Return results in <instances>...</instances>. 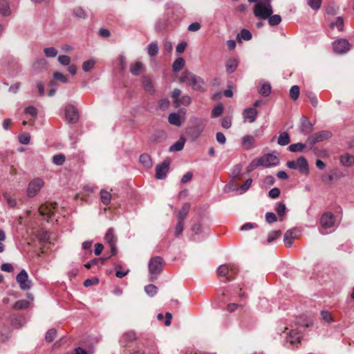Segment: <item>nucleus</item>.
I'll use <instances>...</instances> for the list:
<instances>
[{
	"instance_id": "1",
	"label": "nucleus",
	"mask_w": 354,
	"mask_h": 354,
	"mask_svg": "<svg viewBox=\"0 0 354 354\" xmlns=\"http://www.w3.org/2000/svg\"><path fill=\"white\" fill-rule=\"evenodd\" d=\"M250 3H256L253 8V12L256 17L261 19H267L272 13V0H248Z\"/></svg>"
},
{
	"instance_id": "2",
	"label": "nucleus",
	"mask_w": 354,
	"mask_h": 354,
	"mask_svg": "<svg viewBox=\"0 0 354 354\" xmlns=\"http://www.w3.org/2000/svg\"><path fill=\"white\" fill-rule=\"evenodd\" d=\"M163 259L160 257L156 256L151 258L149 262V271L150 273V281H153L157 276L162 272L163 268Z\"/></svg>"
},
{
	"instance_id": "3",
	"label": "nucleus",
	"mask_w": 354,
	"mask_h": 354,
	"mask_svg": "<svg viewBox=\"0 0 354 354\" xmlns=\"http://www.w3.org/2000/svg\"><path fill=\"white\" fill-rule=\"evenodd\" d=\"M332 137V133L328 130H324L311 135L307 139V142L310 145H314L317 142L326 140Z\"/></svg>"
},
{
	"instance_id": "4",
	"label": "nucleus",
	"mask_w": 354,
	"mask_h": 354,
	"mask_svg": "<svg viewBox=\"0 0 354 354\" xmlns=\"http://www.w3.org/2000/svg\"><path fill=\"white\" fill-rule=\"evenodd\" d=\"M44 182L43 179L40 178H34L31 180L27 188V195L29 197H33L36 196L40 189L43 187Z\"/></svg>"
},
{
	"instance_id": "5",
	"label": "nucleus",
	"mask_w": 354,
	"mask_h": 354,
	"mask_svg": "<svg viewBox=\"0 0 354 354\" xmlns=\"http://www.w3.org/2000/svg\"><path fill=\"white\" fill-rule=\"evenodd\" d=\"M16 280L23 290H28L32 287V281L29 279L28 274L25 270H22L17 275Z\"/></svg>"
},
{
	"instance_id": "6",
	"label": "nucleus",
	"mask_w": 354,
	"mask_h": 354,
	"mask_svg": "<svg viewBox=\"0 0 354 354\" xmlns=\"http://www.w3.org/2000/svg\"><path fill=\"white\" fill-rule=\"evenodd\" d=\"M170 160H165L161 164L156 166V178L157 179H164L166 178L169 169Z\"/></svg>"
},
{
	"instance_id": "7",
	"label": "nucleus",
	"mask_w": 354,
	"mask_h": 354,
	"mask_svg": "<svg viewBox=\"0 0 354 354\" xmlns=\"http://www.w3.org/2000/svg\"><path fill=\"white\" fill-rule=\"evenodd\" d=\"M104 239L111 247V257L116 254V242L117 238L114 234L113 229L110 228L106 232Z\"/></svg>"
},
{
	"instance_id": "8",
	"label": "nucleus",
	"mask_w": 354,
	"mask_h": 354,
	"mask_svg": "<svg viewBox=\"0 0 354 354\" xmlns=\"http://www.w3.org/2000/svg\"><path fill=\"white\" fill-rule=\"evenodd\" d=\"M65 117L68 123H75L78 120V113L76 108L72 104H67L65 107Z\"/></svg>"
},
{
	"instance_id": "9",
	"label": "nucleus",
	"mask_w": 354,
	"mask_h": 354,
	"mask_svg": "<svg viewBox=\"0 0 354 354\" xmlns=\"http://www.w3.org/2000/svg\"><path fill=\"white\" fill-rule=\"evenodd\" d=\"M335 222V218L331 212L324 213L320 220L322 228L327 230L333 227Z\"/></svg>"
},
{
	"instance_id": "10",
	"label": "nucleus",
	"mask_w": 354,
	"mask_h": 354,
	"mask_svg": "<svg viewBox=\"0 0 354 354\" xmlns=\"http://www.w3.org/2000/svg\"><path fill=\"white\" fill-rule=\"evenodd\" d=\"M261 166L269 167L275 166L279 163V159L276 156L268 153L259 158Z\"/></svg>"
},
{
	"instance_id": "11",
	"label": "nucleus",
	"mask_w": 354,
	"mask_h": 354,
	"mask_svg": "<svg viewBox=\"0 0 354 354\" xmlns=\"http://www.w3.org/2000/svg\"><path fill=\"white\" fill-rule=\"evenodd\" d=\"M350 48V44L346 39H340L333 43V49L337 53H344Z\"/></svg>"
},
{
	"instance_id": "12",
	"label": "nucleus",
	"mask_w": 354,
	"mask_h": 354,
	"mask_svg": "<svg viewBox=\"0 0 354 354\" xmlns=\"http://www.w3.org/2000/svg\"><path fill=\"white\" fill-rule=\"evenodd\" d=\"M57 207V203L41 205L39 212L41 216H46V220L48 222L53 214V209Z\"/></svg>"
},
{
	"instance_id": "13",
	"label": "nucleus",
	"mask_w": 354,
	"mask_h": 354,
	"mask_svg": "<svg viewBox=\"0 0 354 354\" xmlns=\"http://www.w3.org/2000/svg\"><path fill=\"white\" fill-rule=\"evenodd\" d=\"M195 120V125L194 127L189 128V133L194 138H197L203 131L205 124L201 120L196 119Z\"/></svg>"
},
{
	"instance_id": "14",
	"label": "nucleus",
	"mask_w": 354,
	"mask_h": 354,
	"mask_svg": "<svg viewBox=\"0 0 354 354\" xmlns=\"http://www.w3.org/2000/svg\"><path fill=\"white\" fill-rule=\"evenodd\" d=\"M258 111L254 108H247L243 112V117L245 121H248L250 123L254 122L257 117Z\"/></svg>"
},
{
	"instance_id": "15",
	"label": "nucleus",
	"mask_w": 354,
	"mask_h": 354,
	"mask_svg": "<svg viewBox=\"0 0 354 354\" xmlns=\"http://www.w3.org/2000/svg\"><path fill=\"white\" fill-rule=\"evenodd\" d=\"M204 83H205L204 80L201 77L195 75L194 78L192 80V81L189 84V86H191L192 88L195 91H198L200 92H204L205 91V88L203 87Z\"/></svg>"
},
{
	"instance_id": "16",
	"label": "nucleus",
	"mask_w": 354,
	"mask_h": 354,
	"mask_svg": "<svg viewBox=\"0 0 354 354\" xmlns=\"http://www.w3.org/2000/svg\"><path fill=\"white\" fill-rule=\"evenodd\" d=\"M301 335L297 330L292 329L288 333V335L286 337V341L290 342V344H295L300 342Z\"/></svg>"
},
{
	"instance_id": "17",
	"label": "nucleus",
	"mask_w": 354,
	"mask_h": 354,
	"mask_svg": "<svg viewBox=\"0 0 354 354\" xmlns=\"http://www.w3.org/2000/svg\"><path fill=\"white\" fill-rule=\"evenodd\" d=\"M296 163L297 169H298L300 172L306 173L308 171V164L306 159L304 157H299L297 160Z\"/></svg>"
},
{
	"instance_id": "18",
	"label": "nucleus",
	"mask_w": 354,
	"mask_h": 354,
	"mask_svg": "<svg viewBox=\"0 0 354 354\" xmlns=\"http://www.w3.org/2000/svg\"><path fill=\"white\" fill-rule=\"evenodd\" d=\"M189 209L190 205L189 203L184 204L176 215L178 221H184L188 214Z\"/></svg>"
},
{
	"instance_id": "19",
	"label": "nucleus",
	"mask_w": 354,
	"mask_h": 354,
	"mask_svg": "<svg viewBox=\"0 0 354 354\" xmlns=\"http://www.w3.org/2000/svg\"><path fill=\"white\" fill-rule=\"evenodd\" d=\"M238 61L236 58L229 59L225 64L226 71L228 73H233L237 68Z\"/></svg>"
},
{
	"instance_id": "20",
	"label": "nucleus",
	"mask_w": 354,
	"mask_h": 354,
	"mask_svg": "<svg viewBox=\"0 0 354 354\" xmlns=\"http://www.w3.org/2000/svg\"><path fill=\"white\" fill-rule=\"evenodd\" d=\"M254 144V138L250 135L245 136L242 138V145L246 149H251Z\"/></svg>"
},
{
	"instance_id": "21",
	"label": "nucleus",
	"mask_w": 354,
	"mask_h": 354,
	"mask_svg": "<svg viewBox=\"0 0 354 354\" xmlns=\"http://www.w3.org/2000/svg\"><path fill=\"white\" fill-rule=\"evenodd\" d=\"M252 37V33L248 29L243 28L236 35V39L238 41L241 42L242 39L245 41L250 40Z\"/></svg>"
},
{
	"instance_id": "22",
	"label": "nucleus",
	"mask_w": 354,
	"mask_h": 354,
	"mask_svg": "<svg viewBox=\"0 0 354 354\" xmlns=\"http://www.w3.org/2000/svg\"><path fill=\"white\" fill-rule=\"evenodd\" d=\"M195 76L194 74L192 73L185 71L180 75L179 77V81L183 83H186L187 84L189 85L192 80Z\"/></svg>"
},
{
	"instance_id": "23",
	"label": "nucleus",
	"mask_w": 354,
	"mask_h": 354,
	"mask_svg": "<svg viewBox=\"0 0 354 354\" xmlns=\"http://www.w3.org/2000/svg\"><path fill=\"white\" fill-rule=\"evenodd\" d=\"M293 234V231L290 230L286 231L284 234L283 241L287 248L291 247L293 243V240L295 239Z\"/></svg>"
},
{
	"instance_id": "24",
	"label": "nucleus",
	"mask_w": 354,
	"mask_h": 354,
	"mask_svg": "<svg viewBox=\"0 0 354 354\" xmlns=\"http://www.w3.org/2000/svg\"><path fill=\"white\" fill-rule=\"evenodd\" d=\"M192 102L191 97L189 95H183L174 101V104L176 107L180 106H188Z\"/></svg>"
},
{
	"instance_id": "25",
	"label": "nucleus",
	"mask_w": 354,
	"mask_h": 354,
	"mask_svg": "<svg viewBox=\"0 0 354 354\" xmlns=\"http://www.w3.org/2000/svg\"><path fill=\"white\" fill-rule=\"evenodd\" d=\"M330 27L333 28H337L339 31L344 30V19L342 17H337L332 21L330 24Z\"/></svg>"
},
{
	"instance_id": "26",
	"label": "nucleus",
	"mask_w": 354,
	"mask_h": 354,
	"mask_svg": "<svg viewBox=\"0 0 354 354\" xmlns=\"http://www.w3.org/2000/svg\"><path fill=\"white\" fill-rule=\"evenodd\" d=\"M168 121L171 124L175 125L176 127L181 126L183 123L179 115L176 113L169 114L168 117Z\"/></svg>"
},
{
	"instance_id": "27",
	"label": "nucleus",
	"mask_w": 354,
	"mask_h": 354,
	"mask_svg": "<svg viewBox=\"0 0 354 354\" xmlns=\"http://www.w3.org/2000/svg\"><path fill=\"white\" fill-rule=\"evenodd\" d=\"M185 142V139L183 137L176 141L174 145L169 147V151H178L183 149Z\"/></svg>"
},
{
	"instance_id": "28",
	"label": "nucleus",
	"mask_w": 354,
	"mask_h": 354,
	"mask_svg": "<svg viewBox=\"0 0 354 354\" xmlns=\"http://www.w3.org/2000/svg\"><path fill=\"white\" fill-rule=\"evenodd\" d=\"M0 13L3 16H8L11 11L7 0H0Z\"/></svg>"
},
{
	"instance_id": "29",
	"label": "nucleus",
	"mask_w": 354,
	"mask_h": 354,
	"mask_svg": "<svg viewBox=\"0 0 354 354\" xmlns=\"http://www.w3.org/2000/svg\"><path fill=\"white\" fill-rule=\"evenodd\" d=\"M340 161L344 166L350 167L354 164V156L351 154L346 153L341 156Z\"/></svg>"
},
{
	"instance_id": "30",
	"label": "nucleus",
	"mask_w": 354,
	"mask_h": 354,
	"mask_svg": "<svg viewBox=\"0 0 354 354\" xmlns=\"http://www.w3.org/2000/svg\"><path fill=\"white\" fill-rule=\"evenodd\" d=\"M100 199L104 205H107L111 203V194L110 192L102 189L100 191Z\"/></svg>"
},
{
	"instance_id": "31",
	"label": "nucleus",
	"mask_w": 354,
	"mask_h": 354,
	"mask_svg": "<svg viewBox=\"0 0 354 354\" xmlns=\"http://www.w3.org/2000/svg\"><path fill=\"white\" fill-rule=\"evenodd\" d=\"M185 59L182 57L177 58L172 64V68L174 71H180L185 66Z\"/></svg>"
},
{
	"instance_id": "32",
	"label": "nucleus",
	"mask_w": 354,
	"mask_h": 354,
	"mask_svg": "<svg viewBox=\"0 0 354 354\" xmlns=\"http://www.w3.org/2000/svg\"><path fill=\"white\" fill-rule=\"evenodd\" d=\"M143 65L141 62H137L130 67L131 73L134 75H138L142 71Z\"/></svg>"
},
{
	"instance_id": "33",
	"label": "nucleus",
	"mask_w": 354,
	"mask_h": 354,
	"mask_svg": "<svg viewBox=\"0 0 354 354\" xmlns=\"http://www.w3.org/2000/svg\"><path fill=\"white\" fill-rule=\"evenodd\" d=\"M290 137L288 133L283 132L279 135L278 137V144L281 146H285L289 144L290 142Z\"/></svg>"
},
{
	"instance_id": "34",
	"label": "nucleus",
	"mask_w": 354,
	"mask_h": 354,
	"mask_svg": "<svg viewBox=\"0 0 354 354\" xmlns=\"http://www.w3.org/2000/svg\"><path fill=\"white\" fill-rule=\"evenodd\" d=\"M301 130L306 134L310 133L312 131V124L306 118H304L301 122Z\"/></svg>"
},
{
	"instance_id": "35",
	"label": "nucleus",
	"mask_w": 354,
	"mask_h": 354,
	"mask_svg": "<svg viewBox=\"0 0 354 354\" xmlns=\"http://www.w3.org/2000/svg\"><path fill=\"white\" fill-rule=\"evenodd\" d=\"M268 20V24L271 26H274L279 24L281 21V17L279 15H271L267 19Z\"/></svg>"
},
{
	"instance_id": "36",
	"label": "nucleus",
	"mask_w": 354,
	"mask_h": 354,
	"mask_svg": "<svg viewBox=\"0 0 354 354\" xmlns=\"http://www.w3.org/2000/svg\"><path fill=\"white\" fill-rule=\"evenodd\" d=\"M140 162L145 167H150L152 165V162L150 156L148 154L144 153L140 156Z\"/></svg>"
},
{
	"instance_id": "37",
	"label": "nucleus",
	"mask_w": 354,
	"mask_h": 354,
	"mask_svg": "<svg viewBox=\"0 0 354 354\" xmlns=\"http://www.w3.org/2000/svg\"><path fill=\"white\" fill-rule=\"evenodd\" d=\"M144 88L147 92L153 91V85L150 78L145 77L142 79Z\"/></svg>"
},
{
	"instance_id": "38",
	"label": "nucleus",
	"mask_w": 354,
	"mask_h": 354,
	"mask_svg": "<svg viewBox=\"0 0 354 354\" xmlns=\"http://www.w3.org/2000/svg\"><path fill=\"white\" fill-rule=\"evenodd\" d=\"M30 305V301L21 299L17 301L14 306V308L17 310H23L27 308Z\"/></svg>"
},
{
	"instance_id": "39",
	"label": "nucleus",
	"mask_w": 354,
	"mask_h": 354,
	"mask_svg": "<svg viewBox=\"0 0 354 354\" xmlns=\"http://www.w3.org/2000/svg\"><path fill=\"white\" fill-rule=\"evenodd\" d=\"M230 269L227 265H221L217 269L218 275L227 277L230 274Z\"/></svg>"
},
{
	"instance_id": "40",
	"label": "nucleus",
	"mask_w": 354,
	"mask_h": 354,
	"mask_svg": "<svg viewBox=\"0 0 354 354\" xmlns=\"http://www.w3.org/2000/svg\"><path fill=\"white\" fill-rule=\"evenodd\" d=\"M147 52L148 54L151 57L156 55L158 53V46L157 44L153 42L150 43L147 47Z\"/></svg>"
},
{
	"instance_id": "41",
	"label": "nucleus",
	"mask_w": 354,
	"mask_h": 354,
	"mask_svg": "<svg viewBox=\"0 0 354 354\" xmlns=\"http://www.w3.org/2000/svg\"><path fill=\"white\" fill-rule=\"evenodd\" d=\"M73 15L79 19H85L86 17L85 11L81 7H77L73 9Z\"/></svg>"
},
{
	"instance_id": "42",
	"label": "nucleus",
	"mask_w": 354,
	"mask_h": 354,
	"mask_svg": "<svg viewBox=\"0 0 354 354\" xmlns=\"http://www.w3.org/2000/svg\"><path fill=\"white\" fill-rule=\"evenodd\" d=\"M281 234V232L280 230H273L271 231L268 235L267 239L268 243H271L278 239Z\"/></svg>"
},
{
	"instance_id": "43",
	"label": "nucleus",
	"mask_w": 354,
	"mask_h": 354,
	"mask_svg": "<svg viewBox=\"0 0 354 354\" xmlns=\"http://www.w3.org/2000/svg\"><path fill=\"white\" fill-rule=\"evenodd\" d=\"M252 183V178H248L246 181L237 189V191L239 192V194H243L248 191L249 188L251 187Z\"/></svg>"
},
{
	"instance_id": "44",
	"label": "nucleus",
	"mask_w": 354,
	"mask_h": 354,
	"mask_svg": "<svg viewBox=\"0 0 354 354\" xmlns=\"http://www.w3.org/2000/svg\"><path fill=\"white\" fill-rule=\"evenodd\" d=\"M95 64V61L94 59L85 61L82 64V69L85 72H88L94 67Z\"/></svg>"
},
{
	"instance_id": "45",
	"label": "nucleus",
	"mask_w": 354,
	"mask_h": 354,
	"mask_svg": "<svg viewBox=\"0 0 354 354\" xmlns=\"http://www.w3.org/2000/svg\"><path fill=\"white\" fill-rule=\"evenodd\" d=\"M271 92V86L269 84L264 83L261 85L259 93L263 96H268Z\"/></svg>"
},
{
	"instance_id": "46",
	"label": "nucleus",
	"mask_w": 354,
	"mask_h": 354,
	"mask_svg": "<svg viewBox=\"0 0 354 354\" xmlns=\"http://www.w3.org/2000/svg\"><path fill=\"white\" fill-rule=\"evenodd\" d=\"M322 0H307V4L314 10L320 8Z\"/></svg>"
},
{
	"instance_id": "47",
	"label": "nucleus",
	"mask_w": 354,
	"mask_h": 354,
	"mask_svg": "<svg viewBox=\"0 0 354 354\" xmlns=\"http://www.w3.org/2000/svg\"><path fill=\"white\" fill-rule=\"evenodd\" d=\"M145 291L149 296L153 297L157 293V287L155 285L149 284L145 286Z\"/></svg>"
},
{
	"instance_id": "48",
	"label": "nucleus",
	"mask_w": 354,
	"mask_h": 354,
	"mask_svg": "<svg viewBox=\"0 0 354 354\" xmlns=\"http://www.w3.org/2000/svg\"><path fill=\"white\" fill-rule=\"evenodd\" d=\"M299 95V87L298 86H292L290 89V97L291 99L296 100Z\"/></svg>"
},
{
	"instance_id": "49",
	"label": "nucleus",
	"mask_w": 354,
	"mask_h": 354,
	"mask_svg": "<svg viewBox=\"0 0 354 354\" xmlns=\"http://www.w3.org/2000/svg\"><path fill=\"white\" fill-rule=\"evenodd\" d=\"M44 53L47 57H55L58 52L55 48L48 47L44 49Z\"/></svg>"
},
{
	"instance_id": "50",
	"label": "nucleus",
	"mask_w": 354,
	"mask_h": 354,
	"mask_svg": "<svg viewBox=\"0 0 354 354\" xmlns=\"http://www.w3.org/2000/svg\"><path fill=\"white\" fill-rule=\"evenodd\" d=\"M30 140V135L24 132L19 136V141L22 145H28Z\"/></svg>"
},
{
	"instance_id": "51",
	"label": "nucleus",
	"mask_w": 354,
	"mask_h": 354,
	"mask_svg": "<svg viewBox=\"0 0 354 354\" xmlns=\"http://www.w3.org/2000/svg\"><path fill=\"white\" fill-rule=\"evenodd\" d=\"M305 147V145L298 142L295 144L290 145L289 146V150L292 152H299L301 151Z\"/></svg>"
},
{
	"instance_id": "52",
	"label": "nucleus",
	"mask_w": 354,
	"mask_h": 354,
	"mask_svg": "<svg viewBox=\"0 0 354 354\" xmlns=\"http://www.w3.org/2000/svg\"><path fill=\"white\" fill-rule=\"evenodd\" d=\"M57 337V331L54 328L48 330L46 334V340L48 342H53Z\"/></svg>"
},
{
	"instance_id": "53",
	"label": "nucleus",
	"mask_w": 354,
	"mask_h": 354,
	"mask_svg": "<svg viewBox=\"0 0 354 354\" xmlns=\"http://www.w3.org/2000/svg\"><path fill=\"white\" fill-rule=\"evenodd\" d=\"M65 162V156L63 154L55 155L53 157V162L56 165H62Z\"/></svg>"
},
{
	"instance_id": "54",
	"label": "nucleus",
	"mask_w": 354,
	"mask_h": 354,
	"mask_svg": "<svg viewBox=\"0 0 354 354\" xmlns=\"http://www.w3.org/2000/svg\"><path fill=\"white\" fill-rule=\"evenodd\" d=\"M223 111V106L221 104H217L212 111V115L214 118L220 116Z\"/></svg>"
},
{
	"instance_id": "55",
	"label": "nucleus",
	"mask_w": 354,
	"mask_h": 354,
	"mask_svg": "<svg viewBox=\"0 0 354 354\" xmlns=\"http://www.w3.org/2000/svg\"><path fill=\"white\" fill-rule=\"evenodd\" d=\"M53 77L55 80L62 82V83H68V77L60 72H55L53 73Z\"/></svg>"
},
{
	"instance_id": "56",
	"label": "nucleus",
	"mask_w": 354,
	"mask_h": 354,
	"mask_svg": "<svg viewBox=\"0 0 354 354\" xmlns=\"http://www.w3.org/2000/svg\"><path fill=\"white\" fill-rule=\"evenodd\" d=\"M3 196L10 207H15L17 205V200L9 194H4Z\"/></svg>"
},
{
	"instance_id": "57",
	"label": "nucleus",
	"mask_w": 354,
	"mask_h": 354,
	"mask_svg": "<svg viewBox=\"0 0 354 354\" xmlns=\"http://www.w3.org/2000/svg\"><path fill=\"white\" fill-rule=\"evenodd\" d=\"M184 229V221H178L175 227V236H178L182 234Z\"/></svg>"
},
{
	"instance_id": "58",
	"label": "nucleus",
	"mask_w": 354,
	"mask_h": 354,
	"mask_svg": "<svg viewBox=\"0 0 354 354\" xmlns=\"http://www.w3.org/2000/svg\"><path fill=\"white\" fill-rule=\"evenodd\" d=\"M71 57L68 55H59L58 57V62L63 66H68L71 63Z\"/></svg>"
},
{
	"instance_id": "59",
	"label": "nucleus",
	"mask_w": 354,
	"mask_h": 354,
	"mask_svg": "<svg viewBox=\"0 0 354 354\" xmlns=\"http://www.w3.org/2000/svg\"><path fill=\"white\" fill-rule=\"evenodd\" d=\"M279 216H283L286 214V207L284 203H279L275 209Z\"/></svg>"
},
{
	"instance_id": "60",
	"label": "nucleus",
	"mask_w": 354,
	"mask_h": 354,
	"mask_svg": "<svg viewBox=\"0 0 354 354\" xmlns=\"http://www.w3.org/2000/svg\"><path fill=\"white\" fill-rule=\"evenodd\" d=\"M241 169L242 167L241 165H236L232 170L231 176L234 178H238L241 174Z\"/></svg>"
},
{
	"instance_id": "61",
	"label": "nucleus",
	"mask_w": 354,
	"mask_h": 354,
	"mask_svg": "<svg viewBox=\"0 0 354 354\" xmlns=\"http://www.w3.org/2000/svg\"><path fill=\"white\" fill-rule=\"evenodd\" d=\"M277 216L273 212H268L266 214V220L268 223L277 221Z\"/></svg>"
},
{
	"instance_id": "62",
	"label": "nucleus",
	"mask_w": 354,
	"mask_h": 354,
	"mask_svg": "<svg viewBox=\"0 0 354 354\" xmlns=\"http://www.w3.org/2000/svg\"><path fill=\"white\" fill-rule=\"evenodd\" d=\"M280 194V190L277 187L271 189L268 192V196L272 198H277Z\"/></svg>"
},
{
	"instance_id": "63",
	"label": "nucleus",
	"mask_w": 354,
	"mask_h": 354,
	"mask_svg": "<svg viewBox=\"0 0 354 354\" xmlns=\"http://www.w3.org/2000/svg\"><path fill=\"white\" fill-rule=\"evenodd\" d=\"M321 315L322 319L326 322H332L333 321L331 314L328 311H322Z\"/></svg>"
},
{
	"instance_id": "64",
	"label": "nucleus",
	"mask_w": 354,
	"mask_h": 354,
	"mask_svg": "<svg viewBox=\"0 0 354 354\" xmlns=\"http://www.w3.org/2000/svg\"><path fill=\"white\" fill-rule=\"evenodd\" d=\"M308 97L314 107H316L318 105V100L314 93H308Z\"/></svg>"
}]
</instances>
